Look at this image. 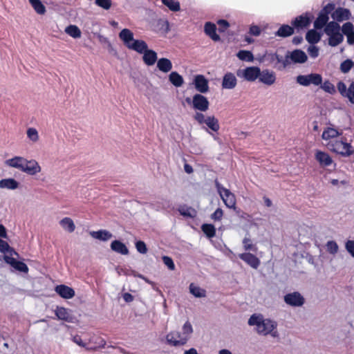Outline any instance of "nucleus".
Here are the masks:
<instances>
[{
  "mask_svg": "<svg viewBox=\"0 0 354 354\" xmlns=\"http://www.w3.org/2000/svg\"><path fill=\"white\" fill-rule=\"evenodd\" d=\"M248 324L255 327L257 333L261 335H270L278 337L277 322L272 319L266 318L261 314H254L248 319Z\"/></svg>",
  "mask_w": 354,
  "mask_h": 354,
  "instance_id": "nucleus-1",
  "label": "nucleus"
},
{
  "mask_svg": "<svg viewBox=\"0 0 354 354\" xmlns=\"http://www.w3.org/2000/svg\"><path fill=\"white\" fill-rule=\"evenodd\" d=\"M192 333V324L189 322H186L183 326L182 332L171 331L167 335V343L175 347L182 346L187 342Z\"/></svg>",
  "mask_w": 354,
  "mask_h": 354,
  "instance_id": "nucleus-2",
  "label": "nucleus"
},
{
  "mask_svg": "<svg viewBox=\"0 0 354 354\" xmlns=\"http://www.w3.org/2000/svg\"><path fill=\"white\" fill-rule=\"evenodd\" d=\"M119 37L129 49L138 53L142 54L148 48L145 41L135 39L133 32L129 29L124 28L122 30L119 34Z\"/></svg>",
  "mask_w": 354,
  "mask_h": 354,
  "instance_id": "nucleus-3",
  "label": "nucleus"
},
{
  "mask_svg": "<svg viewBox=\"0 0 354 354\" xmlns=\"http://www.w3.org/2000/svg\"><path fill=\"white\" fill-rule=\"evenodd\" d=\"M324 32L328 36V45L335 47L344 41V35L341 32V26L334 21H330L324 28Z\"/></svg>",
  "mask_w": 354,
  "mask_h": 354,
  "instance_id": "nucleus-4",
  "label": "nucleus"
},
{
  "mask_svg": "<svg viewBox=\"0 0 354 354\" xmlns=\"http://www.w3.org/2000/svg\"><path fill=\"white\" fill-rule=\"evenodd\" d=\"M328 148L344 157L354 154V146L343 140H331L327 143Z\"/></svg>",
  "mask_w": 354,
  "mask_h": 354,
  "instance_id": "nucleus-5",
  "label": "nucleus"
},
{
  "mask_svg": "<svg viewBox=\"0 0 354 354\" xmlns=\"http://www.w3.org/2000/svg\"><path fill=\"white\" fill-rule=\"evenodd\" d=\"M216 187L217 192L220 195V197L223 200L224 204L228 207L234 209L236 207V198L233 193H232L228 189L224 187L217 180L215 181Z\"/></svg>",
  "mask_w": 354,
  "mask_h": 354,
  "instance_id": "nucleus-6",
  "label": "nucleus"
},
{
  "mask_svg": "<svg viewBox=\"0 0 354 354\" xmlns=\"http://www.w3.org/2000/svg\"><path fill=\"white\" fill-rule=\"evenodd\" d=\"M260 68L257 66H249L243 69H239L236 71V75L239 77L248 82H254L258 80Z\"/></svg>",
  "mask_w": 354,
  "mask_h": 354,
  "instance_id": "nucleus-7",
  "label": "nucleus"
},
{
  "mask_svg": "<svg viewBox=\"0 0 354 354\" xmlns=\"http://www.w3.org/2000/svg\"><path fill=\"white\" fill-rule=\"evenodd\" d=\"M297 82L304 86H308L310 84L319 86L322 84V77L317 73L300 75L297 77Z\"/></svg>",
  "mask_w": 354,
  "mask_h": 354,
  "instance_id": "nucleus-8",
  "label": "nucleus"
},
{
  "mask_svg": "<svg viewBox=\"0 0 354 354\" xmlns=\"http://www.w3.org/2000/svg\"><path fill=\"white\" fill-rule=\"evenodd\" d=\"M339 93L343 97H346L348 101L354 104V81H352L348 87L343 82H339L337 85Z\"/></svg>",
  "mask_w": 354,
  "mask_h": 354,
  "instance_id": "nucleus-9",
  "label": "nucleus"
},
{
  "mask_svg": "<svg viewBox=\"0 0 354 354\" xmlns=\"http://www.w3.org/2000/svg\"><path fill=\"white\" fill-rule=\"evenodd\" d=\"M283 300L287 305L292 307H301L305 303L304 297L299 292L286 294Z\"/></svg>",
  "mask_w": 354,
  "mask_h": 354,
  "instance_id": "nucleus-10",
  "label": "nucleus"
},
{
  "mask_svg": "<svg viewBox=\"0 0 354 354\" xmlns=\"http://www.w3.org/2000/svg\"><path fill=\"white\" fill-rule=\"evenodd\" d=\"M258 80L263 84L271 86L276 82V73L268 69H264L263 71L260 70V74L259 76H258Z\"/></svg>",
  "mask_w": 354,
  "mask_h": 354,
  "instance_id": "nucleus-11",
  "label": "nucleus"
},
{
  "mask_svg": "<svg viewBox=\"0 0 354 354\" xmlns=\"http://www.w3.org/2000/svg\"><path fill=\"white\" fill-rule=\"evenodd\" d=\"M209 101L206 97L201 94H196L193 96L192 105L195 109L200 111H206L209 109Z\"/></svg>",
  "mask_w": 354,
  "mask_h": 354,
  "instance_id": "nucleus-12",
  "label": "nucleus"
},
{
  "mask_svg": "<svg viewBox=\"0 0 354 354\" xmlns=\"http://www.w3.org/2000/svg\"><path fill=\"white\" fill-rule=\"evenodd\" d=\"M24 167V172L30 176L36 175L41 171L39 164L34 159L28 160L25 158Z\"/></svg>",
  "mask_w": 354,
  "mask_h": 354,
  "instance_id": "nucleus-13",
  "label": "nucleus"
},
{
  "mask_svg": "<svg viewBox=\"0 0 354 354\" xmlns=\"http://www.w3.org/2000/svg\"><path fill=\"white\" fill-rule=\"evenodd\" d=\"M194 84L195 88L201 93H205L209 91L208 80L202 75L194 77Z\"/></svg>",
  "mask_w": 354,
  "mask_h": 354,
  "instance_id": "nucleus-14",
  "label": "nucleus"
},
{
  "mask_svg": "<svg viewBox=\"0 0 354 354\" xmlns=\"http://www.w3.org/2000/svg\"><path fill=\"white\" fill-rule=\"evenodd\" d=\"M351 16L349 10L343 8H337L331 15L333 21L338 23L350 19Z\"/></svg>",
  "mask_w": 354,
  "mask_h": 354,
  "instance_id": "nucleus-15",
  "label": "nucleus"
},
{
  "mask_svg": "<svg viewBox=\"0 0 354 354\" xmlns=\"http://www.w3.org/2000/svg\"><path fill=\"white\" fill-rule=\"evenodd\" d=\"M287 57L288 61L294 63H304L307 60L306 54L301 50H295L292 52H288Z\"/></svg>",
  "mask_w": 354,
  "mask_h": 354,
  "instance_id": "nucleus-16",
  "label": "nucleus"
},
{
  "mask_svg": "<svg viewBox=\"0 0 354 354\" xmlns=\"http://www.w3.org/2000/svg\"><path fill=\"white\" fill-rule=\"evenodd\" d=\"M239 257L254 269H257L260 265V260L250 252L240 254Z\"/></svg>",
  "mask_w": 354,
  "mask_h": 354,
  "instance_id": "nucleus-17",
  "label": "nucleus"
},
{
  "mask_svg": "<svg viewBox=\"0 0 354 354\" xmlns=\"http://www.w3.org/2000/svg\"><path fill=\"white\" fill-rule=\"evenodd\" d=\"M25 158L22 156H15L12 158L8 159L5 161L6 166L17 169L24 172Z\"/></svg>",
  "mask_w": 354,
  "mask_h": 354,
  "instance_id": "nucleus-18",
  "label": "nucleus"
},
{
  "mask_svg": "<svg viewBox=\"0 0 354 354\" xmlns=\"http://www.w3.org/2000/svg\"><path fill=\"white\" fill-rule=\"evenodd\" d=\"M343 35H346L348 44H354V26L351 22H346L341 28Z\"/></svg>",
  "mask_w": 354,
  "mask_h": 354,
  "instance_id": "nucleus-19",
  "label": "nucleus"
},
{
  "mask_svg": "<svg viewBox=\"0 0 354 354\" xmlns=\"http://www.w3.org/2000/svg\"><path fill=\"white\" fill-rule=\"evenodd\" d=\"M55 291L62 298L71 299L75 296V291L73 288L66 285H59L55 288Z\"/></svg>",
  "mask_w": 354,
  "mask_h": 354,
  "instance_id": "nucleus-20",
  "label": "nucleus"
},
{
  "mask_svg": "<svg viewBox=\"0 0 354 354\" xmlns=\"http://www.w3.org/2000/svg\"><path fill=\"white\" fill-rule=\"evenodd\" d=\"M237 84L236 76L232 73H227L223 78L222 87L225 89H232Z\"/></svg>",
  "mask_w": 354,
  "mask_h": 354,
  "instance_id": "nucleus-21",
  "label": "nucleus"
},
{
  "mask_svg": "<svg viewBox=\"0 0 354 354\" xmlns=\"http://www.w3.org/2000/svg\"><path fill=\"white\" fill-rule=\"evenodd\" d=\"M329 17H328V13L326 10V9H324L320 12L317 18L314 22V27L315 29H322V28H325L326 26L328 24Z\"/></svg>",
  "mask_w": 354,
  "mask_h": 354,
  "instance_id": "nucleus-22",
  "label": "nucleus"
},
{
  "mask_svg": "<svg viewBox=\"0 0 354 354\" xmlns=\"http://www.w3.org/2000/svg\"><path fill=\"white\" fill-rule=\"evenodd\" d=\"M55 312L59 319L64 320L67 322H73V317L66 308L57 307Z\"/></svg>",
  "mask_w": 354,
  "mask_h": 354,
  "instance_id": "nucleus-23",
  "label": "nucleus"
},
{
  "mask_svg": "<svg viewBox=\"0 0 354 354\" xmlns=\"http://www.w3.org/2000/svg\"><path fill=\"white\" fill-rule=\"evenodd\" d=\"M315 158L319 164L323 167L329 166L333 162V160L330 156L327 153L323 151H317Z\"/></svg>",
  "mask_w": 354,
  "mask_h": 354,
  "instance_id": "nucleus-24",
  "label": "nucleus"
},
{
  "mask_svg": "<svg viewBox=\"0 0 354 354\" xmlns=\"http://www.w3.org/2000/svg\"><path fill=\"white\" fill-rule=\"evenodd\" d=\"M143 54V61L148 66L153 65L157 60V54L155 51L152 50H149L148 48L147 50L142 53Z\"/></svg>",
  "mask_w": 354,
  "mask_h": 354,
  "instance_id": "nucleus-25",
  "label": "nucleus"
},
{
  "mask_svg": "<svg viewBox=\"0 0 354 354\" xmlns=\"http://www.w3.org/2000/svg\"><path fill=\"white\" fill-rule=\"evenodd\" d=\"M90 235L93 238L100 241H106L112 237V234L105 230L90 232Z\"/></svg>",
  "mask_w": 354,
  "mask_h": 354,
  "instance_id": "nucleus-26",
  "label": "nucleus"
},
{
  "mask_svg": "<svg viewBox=\"0 0 354 354\" xmlns=\"http://www.w3.org/2000/svg\"><path fill=\"white\" fill-rule=\"evenodd\" d=\"M111 248L112 250L121 254L126 255L129 254V250L127 246L120 241H113L111 243Z\"/></svg>",
  "mask_w": 354,
  "mask_h": 354,
  "instance_id": "nucleus-27",
  "label": "nucleus"
},
{
  "mask_svg": "<svg viewBox=\"0 0 354 354\" xmlns=\"http://www.w3.org/2000/svg\"><path fill=\"white\" fill-rule=\"evenodd\" d=\"M310 20L306 15H301L292 21V25L297 28H304L310 25Z\"/></svg>",
  "mask_w": 354,
  "mask_h": 354,
  "instance_id": "nucleus-28",
  "label": "nucleus"
},
{
  "mask_svg": "<svg viewBox=\"0 0 354 354\" xmlns=\"http://www.w3.org/2000/svg\"><path fill=\"white\" fill-rule=\"evenodd\" d=\"M18 187L19 183L14 178H5L0 180V188L16 189Z\"/></svg>",
  "mask_w": 354,
  "mask_h": 354,
  "instance_id": "nucleus-29",
  "label": "nucleus"
},
{
  "mask_svg": "<svg viewBox=\"0 0 354 354\" xmlns=\"http://www.w3.org/2000/svg\"><path fill=\"white\" fill-rule=\"evenodd\" d=\"M216 26L214 24L207 22L205 25V32L214 41H219L220 37L216 33Z\"/></svg>",
  "mask_w": 354,
  "mask_h": 354,
  "instance_id": "nucleus-30",
  "label": "nucleus"
},
{
  "mask_svg": "<svg viewBox=\"0 0 354 354\" xmlns=\"http://www.w3.org/2000/svg\"><path fill=\"white\" fill-rule=\"evenodd\" d=\"M268 57L270 61L272 62L276 61L277 63H281L283 68L290 64V62L288 61V57H287V55L284 58L277 53L268 54Z\"/></svg>",
  "mask_w": 354,
  "mask_h": 354,
  "instance_id": "nucleus-31",
  "label": "nucleus"
},
{
  "mask_svg": "<svg viewBox=\"0 0 354 354\" xmlns=\"http://www.w3.org/2000/svg\"><path fill=\"white\" fill-rule=\"evenodd\" d=\"M157 67L162 72L168 73L172 68V64L169 59L161 58L157 62Z\"/></svg>",
  "mask_w": 354,
  "mask_h": 354,
  "instance_id": "nucleus-32",
  "label": "nucleus"
},
{
  "mask_svg": "<svg viewBox=\"0 0 354 354\" xmlns=\"http://www.w3.org/2000/svg\"><path fill=\"white\" fill-rule=\"evenodd\" d=\"M294 29L288 25H282L275 32V35L281 37H286L293 34Z\"/></svg>",
  "mask_w": 354,
  "mask_h": 354,
  "instance_id": "nucleus-33",
  "label": "nucleus"
},
{
  "mask_svg": "<svg viewBox=\"0 0 354 354\" xmlns=\"http://www.w3.org/2000/svg\"><path fill=\"white\" fill-rule=\"evenodd\" d=\"M342 133H339L337 130L333 128H327L322 133V138L324 140H336L335 138L340 136Z\"/></svg>",
  "mask_w": 354,
  "mask_h": 354,
  "instance_id": "nucleus-34",
  "label": "nucleus"
},
{
  "mask_svg": "<svg viewBox=\"0 0 354 354\" xmlns=\"http://www.w3.org/2000/svg\"><path fill=\"white\" fill-rule=\"evenodd\" d=\"M321 35L315 30H310L306 35V40L311 44H317L321 39Z\"/></svg>",
  "mask_w": 354,
  "mask_h": 354,
  "instance_id": "nucleus-35",
  "label": "nucleus"
},
{
  "mask_svg": "<svg viewBox=\"0 0 354 354\" xmlns=\"http://www.w3.org/2000/svg\"><path fill=\"white\" fill-rule=\"evenodd\" d=\"M189 292L196 297L202 298L206 297V290L194 283L189 285Z\"/></svg>",
  "mask_w": 354,
  "mask_h": 354,
  "instance_id": "nucleus-36",
  "label": "nucleus"
},
{
  "mask_svg": "<svg viewBox=\"0 0 354 354\" xmlns=\"http://www.w3.org/2000/svg\"><path fill=\"white\" fill-rule=\"evenodd\" d=\"M64 230L68 232H73L75 229V225L73 220L68 217L64 218L59 222Z\"/></svg>",
  "mask_w": 354,
  "mask_h": 354,
  "instance_id": "nucleus-37",
  "label": "nucleus"
},
{
  "mask_svg": "<svg viewBox=\"0 0 354 354\" xmlns=\"http://www.w3.org/2000/svg\"><path fill=\"white\" fill-rule=\"evenodd\" d=\"M204 123L214 131H218L220 128L218 121L214 116H207Z\"/></svg>",
  "mask_w": 354,
  "mask_h": 354,
  "instance_id": "nucleus-38",
  "label": "nucleus"
},
{
  "mask_svg": "<svg viewBox=\"0 0 354 354\" xmlns=\"http://www.w3.org/2000/svg\"><path fill=\"white\" fill-rule=\"evenodd\" d=\"M29 3L39 15H44L46 12V8L40 0H29Z\"/></svg>",
  "mask_w": 354,
  "mask_h": 354,
  "instance_id": "nucleus-39",
  "label": "nucleus"
},
{
  "mask_svg": "<svg viewBox=\"0 0 354 354\" xmlns=\"http://www.w3.org/2000/svg\"><path fill=\"white\" fill-rule=\"evenodd\" d=\"M169 81L176 87L181 86L183 84V78L177 72H171L169 75Z\"/></svg>",
  "mask_w": 354,
  "mask_h": 354,
  "instance_id": "nucleus-40",
  "label": "nucleus"
},
{
  "mask_svg": "<svg viewBox=\"0 0 354 354\" xmlns=\"http://www.w3.org/2000/svg\"><path fill=\"white\" fill-rule=\"evenodd\" d=\"M65 32L75 39L80 38L81 37V30L75 25H70L67 26L65 29Z\"/></svg>",
  "mask_w": 354,
  "mask_h": 354,
  "instance_id": "nucleus-41",
  "label": "nucleus"
},
{
  "mask_svg": "<svg viewBox=\"0 0 354 354\" xmlns=\"http://www.w3.org/2000/svg\"><path fill=\"white\" fill-rule=\"evenodd\" d=\"M237 57L243 61L253 62L254 56L250 51L248 50H240L236 55Z\"/></svg>",
  "mask_w": 354,
  "mask_h": 354,
  "instance_id": "nucleus-42",
  "label": "nucleus"
},
{
  "mask_svg": "<svg viewBox=\"0 0 354 354\" xmlns=\"http://www.w3.org/2000/svg\"><path fill=\"white\" fill-rule=\"evenodd\" d=\"M178 211L181 215L189 218H194L196 214V211L193 208L185 206L180 207Z\"/></svg>",
  "mask_w": 354,
  "mask_h": 354,
  "instance_id": "nucleus-43",
  "label": "nucleus"
},
{
  "mask_svg": "<svg viewBox=\"0 0 354 354\" xmlns=\"http://www.w3.org/2000/svg\"><path fill=\"white\" fill-rule=\"evenodd\" d=\"M242 243L245 250H251L253 252L257 251V247L256 246V245L253 244L252 241L250 238L245 237L243 239Z\"/></svg>",
  "mask_w": 354,
  "mask_h": 354,
  "instance_id": "nucleus-44",
  "label": "nucleus"
},
{
  "mask_svg": "<svg viewBox=\"0 0 354 354\" xmlns=\"http://www.w3.org/2000/svg\"><path fill=\"white\" fill-rule=\"evenodd\" d=\"M203 232L209 237L212 238L215 236L216 229L212 224H203L202 225Z\"/></svg>",
  "mask_w": 354,
  "mask_h": 354,
  "instance_id": "nucleus-45",
  "label": "nucleus"
},
{
  "mask_svg": "<svg viewBox=\"0 0 354 354\" xmlns=\"http://www.w3.org/2000/svg\"><path fill=\"white\" fill-rule=\"evenodd\" d=\"M326 246L327 252L330 254L335 255L338 252L339 246L335 241H328Z\"/></svg>",
  "mask_w": 354,
  "mask_h": 354,
  "instance_id": "nucleus-46",
  "label": "nucleus"
},
{
  "mask_svg": "<svg viewBox=\"0 0 354 354\" xmlns=\"http://www.w3.org/2000/svg\"><path fill=\"white\" fill-rule=\"evenodd\" d=\"M162 2L172 11H178L180 10L178 1L175 0H162Z\"/></svg>",
  "mask_w": 354,
  "mask_h": 354,
  "instance_id": "nucleus-47",
  "label": "nucleus"
},
{
  "mask_svg": "<svg viewBox=\"0 0 354 354\" xmlns=\"http://www.w3.org/2000/svg\"><path fill=\"white\" fill-rule=\"evenodd\" d=\"M26 133L28 138L33 142H36L39 140V136L36 129L32 127L29 128L28 129Z\"/></svg>",
  "mask_w": 354,
  "mask_h": 354,
  "instance_id": "nucleus-48",
  "label": "nucleus"
},
{
  "mask_svg": "<svg viewBox=\"0 0 354 354\" xmlns=\"http://www.w3.org/2000/svg\"><path fill=\"white\" fill-rule=\"evenodd\" d=\"M321 88L326 92L333 94L335 92L334 85L329 81H325L323 84L322 83Z\"/></svg>",
  "mask_w": 354,
  "mask_h": 354,
  "instance_id": "nucleus-49",
  "label": "nucleus"
},
{
  "mask_svg": "<svg viewBox=\"0 0 354 354\" xmlns=\"http://www.w3.org/2000/svg\"><path fill=\"white\" fill-rule=\"evenodd\" d=\"M136 248L138 252L146 254L147 252V245L142 241H138L136 243Z\"/></svg>",
  "mask_w": 354,
  "mask_h": 354,
  "instance_id": "nucleus-50",
  "label": "nucleus"
},
{
  "mask_svg": "<svg viewBox=\"0 0 354 354\" xmlns=\"http://www.w3.org/2000/svg\"><path fill=\"white\" fill-rule=\"evenodd\" d=\"M345 248L350 255L354 258V240H348L345 243Z\"/></svg>",
  "mask_w": 354,
  "mask_h": 354,
  "instance_id": "nucleus-51",
  "label": "nucleus"
},
{
  "mask_svg": "<svg viewBox=\"0 0 354 354\" xmlns=\"http://www.w3.org/2000/svg\"><path fill=\"white\" fill-rule=\"evenodd\" d=\"M352 66L353 62L351 60L347 59L341 64L340 69L343 73H346L350 71Z\"/></svg>",
  "mask_w": 354,
  "mask_h": 354,
  "instance_id": "nucleus-52",
  "label": "nucleus"
},
{
  "mask_svg": "<svg viewBox=\"0 0 354 354\" xmlns=\"http://www.w3.org/2000/svg\"><path fill=\"white\" fill-rule=\"evenodd\" d=\"M95 3L105 10H109L111 7V0H95Z\"/></svg>",
  "mask_w": 354,
  "mask_h": 354,
  "instance_id": "nucleus-53",
  "label": "nucleus"
},
{
  "mask_svg": "<svg viewBox=\"0 0 354 354\" xmlns=\"http://www.w3.org/2000/svg\"><path fill=\"white\" fill-rule=\"evenodd\" d=\"M162 261H163V263H165V265L169 270H174L175 269V265H174V263L173 260L171 259V258H170L169 257H167V256H163Z\"/></svg>",
  "mask_w": 354,
  "mask_h": 354,
  "instance_id": "nucleus-54",
  "label": "nucleus"
},
{
  "mask_svg": "<svg viewBox=\"0 0 354 354\" xmlns=\"http://www.w3.org/2000/svg\"><path fill=\"white\" fill-rule=\"evenodd\" d=\"M308 53L311 57L316 58L319 55V48L315 46L311 45L308 48Z\"/></svg>",
  "mask_w": 354,
  "mask_h": 354,
  "instance_id": "nucleus-55",
  "label": "nucleus"
},
{
  "mask_svg": "<svg viewBox=\"0 0 354 354\" xmlns=\"http://www.w3.org/2000/svg\"><path fill=\"white\" fill-rule=\"evenodd\" d=\"M14 268H15L18 271L25 272V273L28 272V268L26 266V264H25L24 263L21 262V261H17V263H16V265L15 266Z\"/></svg>",
  "mask_w": 354,
  "mask_h": 354,
  "instance_id": "nucleus-56",
  "label": "nucleus"
},
{
  "mask_svg": "<svg viewBox=\"0 0 354 354\" xmlns=\"http://www.w3.org/2000/svg\"><path fill=\"white\" fill-rule=\"evenodd\" d=\"M218 30L220 32H224L228 27H229V23L224 19H220L218 21Z\"/></svg>",
  "mask_w": 354,
  "mask_h": 354,
  "instance_id": "nucleus-57",
  "label": "nucleus"
},
{
  "mask_svg": "<svg viewBox=\"0 0 354 354\" xmlns=\"http://www.w3.org/2000/svg\"><path fill=\"white\" fill-rule=\"evenodd\" d=\"M223 212L221 208H218L211 216V218L215 221H220L223 216Z\"/></svg>",
  "mask_w": 354,
  "mask_h": 354,
  "instance_id": "nucleus-58",
  "label": "nucleus"
},
{
  "mask_svg": "<svg viewBox=\"0 0 354 354\" xmlns=\"http://www.w3.org/2000/svg\"><path fill=\"white\" fill-rule=\"evenodd\" d=\"M12 251L9 245L3 240L0 239V251L2 252Z\"/></svg>",
  "mask_w": 354,
  "mask_h": 354,
  "instance_id": "nucleus-59",
  "label": "nucleus"
},
{
  "mask_svg": "<svg viewBox=\"0 0 354 354\" xmlns=\"http://www.w3.org/2000/svg\"><path fill=\"white\" fill-rule=\"evenodd\" d=\"M250 33L254 36H259L261 34V29L258 26L252 25L250 28Z\"/></svg>",
  "mask_w": 354,
  "mask_h": 354,
  "instance_id": "nucleus-60",
  "label": "nucleus"
},
{
  "mask_svg": "<svg viewBox=\"0 0 354 354\" xmlns=\"http://www.w3.org/2000/svg\"><path fill=\"white\" fill-rule=\"evenodd\" d=\"M194 118L199 124H203L206 119L204 114L198 112L196 113Z\"/></svg>",
  "mask_w": 354,
  "mask_h": 354,
  "instance_id": "nucleus-61",
  "label": "nucleus"
},
{
  "mask_svg": "<svg viewBox=\"0 0 354 354\" xmlns=\"http://www.w3.org/2000/svg\"><path fill=\"white\" fill-rule=\"evenodd\" d=\"M5 261L10 264L13 268L15 267V266L16 265V263H17L18 261H17L16 259H15L14 258L12 257H8V256H6L5 257Z\"/></svg>",
  "mask_w": 354,
  "mask_h": 354,
  "instance_id": "nucleus-62",
  "label": "nucleus"
},
{
  "mask_svg": "<svg viewBox=\"0 0 354 354\" xmlns=\"http://www.w3.org/2000/svg\"><path fill=\"white\" fill-rule=\"evenodd\" d=\"M73 342L82 347H86V344L82 342L81 337L79 336H75L73 337Z\"/></svg>",
  "mask_w": 354,
  "mask_h": 354,
  "instance_id": "nucleus-63",
  "label": "nucleus"
},
{
  "mask_svg": "<svg viewBox=\"0 0 354 354\" xmlns=\"http://www.w3.org/2000/svg\"><path fill=\"white\" fill-rule=\"evenodd\" d=\"M123 299L126 302H131L133 300V297L130 293L126 292L123 295Z\"/></svg>",
  "mask_w": 354,
  "mask_h": 354,
  "instance_id": "nucleus-64",
  "label": "nucleus"
}]
</instances>
